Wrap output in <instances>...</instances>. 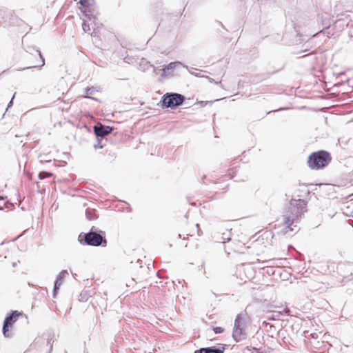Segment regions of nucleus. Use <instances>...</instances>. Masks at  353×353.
<instances>
[{"mask_svg": "<svg viewBox=\"0 0 353 353\" xmlns=\"http://www.w3.org/2000/svg\"><path fill=\"white\" fill-rule=\"evenodd\" d=\"M185 100V96L176 92H167L161 99V106L163 108L175 109L181 105Z\"/></svg>", "mask_w": 353, "mask_h": 353, "instance_id": "nucleus-5", "label": "nucleus"}, {"mask_svg": "<svg viewBox=\"0 0 353 353\" xmlns=\"http://www.w3.org/2000/svg\"><path fill=\"white\" fill-rule=\"evenodd\" d=\"M181 65L182 63L179 61L170 62L168 65L162 69V76L165 77L170 75L176 66Z\"/></svg>", "mask_w": 353, "mask_h": 353, "instance_id": "nucleus-12", "label": "nucleus"}, {"mask_svg": "<svg viewBox=\"0 0 353 353\" xmlns=\"http://www.w3.org/2000/svg\"><path fill=\"white\" fill-rule=\"evenodd\" d=\"M330 154L325 150L312 152L307 159V165L312 170H320L331 161Z\"/></svg>", "mask_w": 353, "mask_h": 353, "instance_id": "nucleus-3", "label": "nucleus"}, {"mask_svg": "<svg viewBox=\"0 0 353 353\" xmlns=\"http://www.w3.org/2000/svg\"><path fill=\"white\" fill-rule=\"evenodd\" d=\"M267 272H268V274H270V273H271V274H274L275 273V270H273V268H270L268 270Z\"/></svg>", "mask_w": 353, "mask_h": 353, "instance_id": "nucleus-27", "label": "nucleus"}, {"mask_svg": "<svg viewBox=\"0 0 353 353\" xmlns=\"http://www.w3.org/2000/svg\"><path fill=\"white\" fill-rule=\"evenodd\" d=\"M85 215H86L87 219L89 220H92L94 218V213L91 210H86Z\"/></svg>", "mask_w": 353, "mask_h": 353, "instance_id": "nucleus-19", "label": "nucleus"}, {"mask_svg": "<svg viewBox=\"0 0 353 353\" xmlns=\"http://www.w3.org/2000/svg\"><path fill=\"white\" fill-rule=\"evenodd\" d=\"M93 130L97 138L103 139L112 132L114 128L98 123L94 126Z\"/></svg>", "mask_w": 353, "mask_h": 353, "instance_id": "nucleus-7", "label": "nucleus"}, {"mask_svg": "<svg viewBox=\"0 0 353 353\" xmlns=\"http://www.w3.org/2000/svg\"><path fill=\"white\" fill-rule=\"evenodd\" d=\"M26 51L30 52V53H32V51H33L35 53V54L37 55L39 57V63L37 65L29 66V67H26L24 69L30 68H36V67H40L41 68L43 65H44V64H45L44 58L43 57L41 52L38 49H35L34 47L28 46V48L26 49Z\"/></svg>", "mask_w": 353, "mask_h": 353, "instance_id": "nucleus-10", "label": "nucleus"}, {"mask_svg": "<svg viewBox=\"0 0 353 353\" xmlns=\"http://www.w3.org/2000/svg\"><path fill=\"white\" fill-rule=\"evenodd\" d=\"M84 97H85V98H90V99H92V100L97 101V99L96 98H94V97H90L88 96V95L84 96Z\"/></svg>", "mask_w": 353, "mask_h": 353, "instance_id": "nucleus-29", "label": "nucleus"}, {"mask_svg": "<svg viewBox=\"0 0 353 353\" xmlns=\"http://www.w3.org/2000/svg\"><path fill=\"white\" fill-rule=\"evenodd\" d=\"M52 176V172H48L46 171H41L39 173L38 177L40 180H43L46 178L50 177Z\"/></svg>", "mask_w": 353, "mask_h": 353, "instance_id": "nucleus-17", "label": "nucleus"}, {"mask_svg": "<svg viewBox=\"0 0 353 353\" xmlns=\"http://www.w3.org/2000/svg\"><path fill=\"white\" fill-rule=\"evenodd\" d=\"M85 15H86V17H88V19H91L89 14H86Z\"/></svg>", "mask_w": 353, "mask_h": 353, "instance_id": "nucleus-32", "label": "nucleus"}, {"mask_svg": "<svg viewBox=\"0 0 353 353\" xmlns=\"http://www.w3.org/2000/svg\"><path fill=\"white\" fill-rule=\"evenodd\" d=\"M97 143L94 144V147L95 148H103L104 147V145H103L101 143V140L100 139V138H97Z\"/></svg>", "mask_w": 353, "mask_h": 353, "instance_id": "nucleus-22", "label": "nucleus"}, {"mask_svg": "<svg viewBox=\"0 0 353 353\" xmlns=\"http://www.w3.org/2000/svg\"><path fill=\"white\" fill-rule=\"evenodd\" d=\"M320 16V18L321 19V23L323 26H325V28L322 30L319 31L316 33L319 34L321 32H323L325 34H327V37H329V34H330V32H327V30H328L330 28V18L328 17V14L327 13L321 14ZM316 34H313L312 37H315Z\"/></svg>", "mask_w": 353, "mask_h": 353, "instance_id": "nucleus-11", "label": "nucleus"}, {"mask_svg": "<svg viewBox=\"0 0 353 353\" xmlns=\"http://www.w3.org/2000/svg\"><path fill=\"white\" fill-rule=\"evenodd\" d=\"M82 28L85 32H87L90 30V26L88 24H87L85 22H83L82 24Z\"/></svg>", "mask_w": 353, "mask_h": 353, "instance_id": "nucleus-26", "label": "nucleus"}, {"mask_svg": "<svg viewBox=\"0 0 353 353\" xmlns=\"http://www.w3.org/2000/svg\"><path fill=\"white\" fill-rule=\"evenodd\" d=\"M305 208L306 203L303 199H291L283 211L282 221L283 228L281 230L283 234L291 236L292 232L296 230V223L305 212Z\"/></svg>", "mask_w": 353, "mask_h": 353, "instance_id": "nucleus-1", "label": "nucleus"}, {"mask_svg": "<svg viewBox=\"0 0 353 353\" xmlns=\"http://www.w3.org/2000/svg\"><path fill=\"white\" fill-rule=\"evenodd\" d=\"M285 313L289 316H292L290 314V310L288 307L283 309V311H273V312H268L266 313V318L268 320H276L280 319L283 314Z\"/></svg>", "mask_w": 353, "mask_h": 353, "instance_id": "nucleus-9", "label": "nucleus"}, {"mask_svg": "<svg viewBox=\"0 0 353 353\" xmlns=\"http://www.w3.org/2000/svg\"><path fill=\"white\" fill-rule=\"evenodd\" d=\"M94 227H92L90 231L83 235L81 233L79 236V241L82 245H88L91 246H106V239L105 232L101 231L97 232L94 231Z\"/></svg>", "mask_w": 353, "mask_h": 353, "instance_id": "nucleus-2", "label": "nucleus"}, {"mask_svg": "<svg viewBox=\"0 0 353 353\" xmlns=\"http://www.w3.org/2000/svg\"><path fill=\"white\" fill-rule=\"evenodd\" d=\"M3 206H6L7 208H8L4 198L0 196V210H3Z\"/></svg>", "mask_w": 353, "mask_h": 353, "instance_id": "nucleus-20", "label": "nucleus"}, {"mask_svg": "<svg viewBox=\"0 0 353 353\" xmlns=\"http://www.w3.org/2000/svg\"><path fill=\"white\" fill-rule=\"evenodd\" d=\"M40 345H46V346H49L50 351L52 348V345L50 343V340L48 338H44L43 336L38 337V338L35 339L32 346L34 347H37L38 346H40Z\"/></svg>", "mask_w": 353, "mask_h": 353, "instance_id": "nucleus-13", "label": "nucleus"}, {"mask_svg": "<svg viewBox=\"0 0 353 353\" xmlns=\"http://www.w3.org/2000/svg\"><path fill=\"white\" fill-rule=\"evenodd\" d=\"M231 236H232L231 231L227 230L225 232L222 233L221 238H217V239L218 240L221 239L222 241H221V242L224 243L227 241H229L231 239Z\"/></svg>", "mask_w": 353, "mask_h": 353, "instance_id": "nucleus-16", "label": "nucleus"}, {"mask_svg": "<svg viewBox=\"0 0 353 353\" xmlns=\"http://www.w3.org/2000/svg\"><path fill=\"white\" fill-rule=\"evenodd\" d=\"M213 330L215 334H221L223 332L224 330L221 327H214Z\"/></svg>", "mask_w": 353, "mask_h": 353, "instance_id": "nucleus-24", "label": "nucleus"}, {"mask_svg": "<svg viewBox=\"0 0 353 353\" xmlns=\"http://www.w3.org/2000/svg\"><path fill=\"white\" fill-rule=\"evenodd\" d=\"M21 315V314L20 312L14 310L12 311L11 313L5 318L2 327V332L5 337L10 338L12 336V333L10 330L12 328L13 323L17 321V318Z\"/></svg>", "mask_w": 353, "mask_h": 353, "instance_id": "nucleus-6", "label": "nucleus"}, {"mask_svg": "<svg viewBox=\"0 0 353 353\" xmlns=\"http://www.w3.org/2000/svg\"><path fill=\"white\" fill-rule=\"evenodd\" d=\"M252 349H253L254 350H255V351H258V349H257V348H256V347H252Z\"/></svg>", "mask_w": 353, "mask_h": 353, "instance_id": "nucleus-31", "label": "nucleus"}, {"mask_svg": "<svg viewBox=\"0 0 353 353\" xmlns=\"http://www.w3.org/2000/svg\"><path fill=\"white\" fill-rule=\"evenodd\" d=\"M37 187L39 188V182H37Z\"/></svg>", "mask_w": 353, "mask_h": 353, "instance_id": "nucleus-33", "label": "nucleus"}, {"mask_svg": "<svg viewBox=\"0 0 353 353\" xmlns=\"http://www.w3.org/2000/svg\"><path fill=\"white\" fill-rule=\"evenodd\" d=\"M225 347L221 344L207 347L208 353H223Z\"/></svg>", "mask_w": 353, "mask_h": 353, "instance_id": "nucleus-14", "label": "nucleus"}, {"mask_svg": "<svg viewBox=\"0 0 353 353\" xmlns=\"http://www.w3.org/2000/svg\"><path fill=\"white\" fill-rule=\"evenodd\" d=\"M85 90L87 94H93L95 92L96 89L94 87H87Z\"/></svg>", "mask_w": 353, "mask_h": 353, "instance_id": "nucleus-21", "label": "nucleus"}, {"mask_svg": "<svg viewBox=\"0 0 353 353\" xmlns=\"http://www.w3.org/2000/svg\"><path fill=\"white\" fill-rule=\"evenodd\" d=\"M343 15V14H338L336 15L337 19L333 23V29L335 30L336 32L342 31L345 27H347L349 25L350 19L347 15H345V17H339Z\"/></svg>", "mask_w": 353, "mask_h": 353, "instance_id": "nucleus-8", "label": "nucleus"}, {"mask_svg": "<svg viewBox=\"0 0 353 353\" xmlns=\"http://www.w3.org/2000/svg\"><path fill=\"white\" fill-rule=\"evenodd\" d=\"M59 288H60V285H59V284H57V285L54 284V288H53V290H52V295H53L54 297L56 296Z\"/></svg>", "mask_w": 353, "mask_h": 353, "instance_id": "nucleus-23", "label": "nucleus"}, {"mask_svg": "<svg viewBox=\"0 0 353 353\" xmlns=\"http://www.w3.org/2000/svg\"><path fill=\"white\" fill-rule=\"evenodd\" d=\"M248 323L247 314L240 313L236 316L232 332V337L236 342H239L246 339L245 329Z\"/></svg>", "mask_w": 353, "mask_h": 353, "instance_id": "nucleus-4", "label": "nucleus"}, {"mask_svg": "<svg viewBox=\"0 0 353 353\" xmlns=\"http://www.w3.org/2000/svg\"><path fill=\"white\" fill-rule=\"evenodd\" d=\"M246 349H247V350H251V348H250L249 346H247V347H246Z\"/></svg>", "mask_w": 353, "mask_h": 353, "instance_id": "nucleus-30", "label": "nucleus"}, {"mask_svg": "<svg viewBox=\"0 0 353 353\" xmlns=\"http://www.w3.org/2000/svg\"><path fill=\"white\" fill-rule=\"evenodd\" d=\"M65 353H68V352H67V351H65Z\"/></svg>", "mask_w": 353, "mask_h": 353, "instance_id": "nucleus-34", "label": "nucleus"}, {"mask_svg": "<svg viewBox=\"0 0 353 353\" xmlns=\"http://www.w3.org/2000/svg\"><path fill=\"white\" fill-rule=\"evenodd\" d=\"M94 3V0H80L79 3L84 8H89Z\"/></svg>", "mask_w": 353, "mask_h": 353, "instance_id": "nucleus-18", "label": "nucleus"}, {"mask_svg": "<svg viewBox=\"0 0 353 353\" xmlns=\"http://www.w3.org/2000/svg\"><path fill=\"white\" fill-rule=\"evenodd\" d=\"M14 95H13L12 99L10 100V101L9 102L8 105V107H7V109L9 108L10 107H11L12 105V101H13V99L14 97Z\"/></svg>", "mask_w": 353, "mask_h": 353, "instance_id": "nucleus-28", "label": "nucleus"}, {"mask_svg": "<svg viewBox=\"0 0 353 353\" xmlns=\"http://www.w3.org/2000/svg\"><path fill=\"white\" fill-rule=\"evenodd\" d=\"M68 275V272L66 270H63L59 272V274L57 276L56 280L54 281V284H59V285H61L63 281V279Z\"/></svg>", "mask_w": 353, "mask_h": 353, "instance_id": "nucleus-15", "label": "nucleus"}, {"mask_svg": "<svg viewBox=\"0 0 353 353\" xmlns=\"http://www.w3.org/2000/svg\"><path fill=\"white\" fill-rule=\"evenodd\" d=\"M194 353H208L207 347H202L194 351Z\"/></svg>", "mask_w": 353, "mask_h": 353, "instance_id": "nucleus-25", "label": "nucleus"}]
</instances>
